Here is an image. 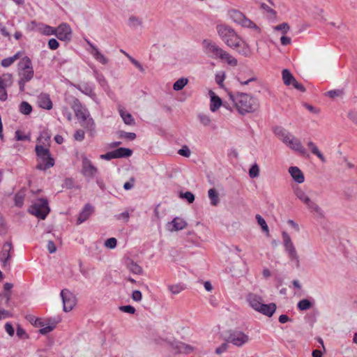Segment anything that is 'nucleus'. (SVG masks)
Returning a JSON list of instances; mask_svg holds the SVG:
<instances>
[{
    "mask_svg": "<svg viewBox=\"0 0 357 357\" xmlns=\"http://www.w3.org/2000/svg\"><path fill=\"white\" fill-rule=\"evenodd\" d=\"M229 97L238 112L242 115L254 112L259 107L258 100L248 93L237 92L234 94L229 93Z\"/></svg>",
    "mask_w": 357,
    "mask_h": 357,
    "instance_id": "1",
    "label": "nucleus"
},
{
    "mask_svg": "<svg viewBox=\"0 0 357 357\" xmlns=\"http://www.w3.org/2000/svg\"><path fill=\"white\" fill-rule=\"evenodd\" d=\"M204 52L208 56L212 59H220L227 61V63L231 66H236L238 61L227 52L219 47L215 43L210 40H203Z\"/></svg>",
    "mask_w": 357,
    "mask_h": 357,
    "instance_id": "2",
    "label": "nucleus"
},
{
    "mask_svg": "<svg viewBox=\"0 0 357 357\" xmlns=\"http://www.w3.org/2000/svg\"><path fill=\"white\" fill-rule=\"evenodd\" d=\"M246 301L250 306L255 311L269 317H271L276 310V305L275 303H263L262 297L255 293H249L246 296Z\"/></svg>",
    "mask_w": 357,
    "mask_h": 357,
    "instance_id": "3",
    "label": "nucleus"
},
{
    "mask_svg": "<svg viewBox=\"0 0 357 357\" xmlns=\"http://www.w3.org/2000/svg\"><path fill=\"white\" fill-rule=\"evenodd\" d=\"M275 135L289 149L298 151L302 155L306 153L305 148L301 141L292 135L289 132L282 127H277L274 130Z\"/></svg>",
    "mask_w": 357,
    "mask_h": 357,
    "instance_id": "4",
    "label": "nucleus"
},
{
    "mask_svg": "<svg viewBox=\"0 0 357 357\" xmlns=\"http://www.w3.org/2000/svg\"><path fill=\"white\" fill-rule=\"evenodd\" d=\"M216 31L219 37L229 47L236 49L240 42V36L231 26L225 24H218Z\"/></svg>",
    "mask_w": 357,
    "mask_h": 357,
    "instance_id": "5",
    "label": "nucleus"
},
{
    "mask_svg": "<svg viewBox=\"0 0 357 357\" xmlns=\"http://www.w3.org/2000/svg\"><path fill=\"white\" fill-rule=\"evenodd\" d=\"M71 107L80 124L84 128L91 129L94 125L93 120L89 117L88 110L82 105L80 101L77 98H75Z\"/></svg>",
    "mask_w": 357,
    "mask_h": 357,
    "instance_id": "6",
    "label": "nucleus"
},
{
    "mask_svg": "<svg viewBox=\"0 0 357 357\" xmlns=\"http://www.w3.org/2000/svg\"><path fill=\"white\" fill-rule=\"evenodd\" d=\"M293 191L296 197L301 200L308 210L312 213H315L319 217H324V213L321 208L313 200H312L305 192L299 186H294Z\"/></svg>",
    "mask_w": 357,
    "mask_h": 357,
    "instance_id": "7",
    "label": "nucleus"
},
{
    "mask_svg": "<svg viewBox=\"0 0 357 357\" xmlns=\"http://www.w3.org/2000/svg\"><path fill=\"white\" fill-rule=\"evenodd\" d=\"M35 151L40 162L36 166L39 170H46L54 165V160L51 156L50 150L42 145H36Z\"/></svg>",
    "mask_w": 357,
    "mask_h": 357,
    "instance_id": "8",
    "label": "nucleus"
},
{
    "mask_svg": "<svg viewBox=\"0 0 357 357\" xmlns=\"http://www.w3.org/2000/svg\"><path fill=\"white\" fill-rule=\"evenodd\" d=\"M50 211L48 202L45 199H38L30 206L29 212L36 217L45 220Z\"/></svg>",
    "mask_w": 357,
    "mask_h": 357,
    "instance_id": "9",
    "label": "nucleus"
},
{
    "mask_svg": "<svg viewBox=\"0 0 357 357\" xmlns=\"http://www.w3.org/2000/svg\"><path fill=\"white\" fill-rule=\"evenodd\" d=\"M229 18L236 24H238L243 27L252 29L259 31V28L250 19L247 18L245 15L238 10H231L228 13Z\"/></svg>",
    "mask_w": 357,
    "mask_h": 357,
    "instance_id": "10",
    "label": "nucleus"
},
{
    "mask_svg": "<svg viewBox=\"0 0 357 357\" xmlns=\"http://www.w3.org/2000/svg\"><path fill=\"white\" fill-rule=\"evenodd\" d=\"M283 245L285 251L287 252L291 261H294L297 268L300 267V259L296 248L291 241L290 236L286 232L282 231Z\"/></svg>",
    "mask_w": 357,
    "mask_h": 357,
    "instance_id": "11",
    "label": "nucleus"
},
{
    "mask_svg": "<svg viewBox=\"0 0 357 357\" xmlns=\"http://www.w3.org/2000/svg\"><path fill=\"white\" fill-rule=\"evenodd\" d=\"M19 75L20 79L29 82L34 75L31 59L28 56H24L18 63Z\"/></svg>",
    "mask_w": 357,
    "mask_h": 357,
    "instance_id": "12",
    "label": "nucleus"
},
{
    "mask_svg": "<svg viewBox=\"0 0 357 357\" xmlns=\"http://www.w3.org/2000/svg\"><path fill=\"white\" fill-rule=\"evenodd\" d=\"M98 173V169L92 162L85 155H82V174L86 178L92 179Z\"/></svg>",
    "mask_w": 357,
    "mask_h": 357,
    "instance_id": "13",
    "label": "nucleus"
},
{
    "mask_svg": "<svg viewBox=\"0 0 357 357\" xmlns=\"http://www.w3.org/2000/svg\"><path fill=\"white\" fill-rule=\"evenodd\" d=\"M61 297L63 301V311H71L76 304L75 296L69 290L65 289L61 291Z\"/></svg>",
    "mask_w": 357,
    "mask_h": 357,
    "instance_id": "14",
    "label": "nucleus"
},
{
    "mask_svg": "<svg viewBox=\"0 0 357 357\" xmlns=\"http://www.w3.org/2000/svg\"><path fill=\"white\" fill-rule=\"evenodd\" d=\"M228 341L237 347H241L248 342L249 337L241 331H234L229 335Z\"/></svg>",
    "mask_w": 357,
    "mask_h": 357,
    "instance_id": "15",
    "label": "nucleus"
},
{
    "mask_svg": "<svg viewBox=\"0 0 357 357\" xmlns=\"http://www.w3.org/2000/svg\"><path fill=\"white\" fill-rule=\"evenodd\" d=\"M71 29L66 23L60 24L55 29V36L60 40H70L71 37Z\"/></svg>",
    "mask_w": 357,
    "mask_h": 357,
    "instance_id": "16",
    "label": "nucleus"
},
{
    "mask_svg": "<svg viewBox=\"0 0 357 357\" xmlns=\"http://www.w3.org/2000/svg\"><path fill=\"white\" fill-rule=\"evenodd\" d=\"M13 250V245L11 241H6L2 248L1 252L0 254V260L3 263L4 267L10 264L9 261L11 258L10 252Z\"/></svg>",
    "mask_w": 357,
    "mask_h": 357,
    "instance_id": "17",
    "label": "nucleus"
},
{
    "mask_svg": "<svg viewBox=\"0 0 357 357\" xmlns=\"http://www.w3.org/2000/svg\"><path fill=\"white\" fill-rule=\"evenodd\" d=\"M87 44L91 47V50L89 51L90 54L93 56V58L102 65H106L109 62V59L106 58L98 49L96 46H95L93 43H91L89 40H86Z\"/></svg>",
    "mask_w": 357,
    "mask_h": 357,
    "instance_id": "18",
    "label": "nucleus"
},
{
    "mask_svg": "<svg viewBox=\"0 0 357 357\" xmlns=\"http://www.w3.org/2000/svg\"><path fill=\"white\" fill-rule=\"evenodd\" d=\"M289 173L291 178L297 183H303L305 181V176L303 173L298 167H290L289 168Z\"/></svg>",
    "mask_w": 357,
    "mask_h": 357,
    "instance_id": "19",
    "label": "nucleus"
},
{
    "mask_svg": "<svg viewBox=\"0 0 357 357\" xmlns=\"http://www.w3.org/2000/svg\"><path fill=\"white\" fill-rule=\"evenodd\" d=\"M93 211V206H91L89 204H86L78 216V218L77 220V224L80 225L85 220H86L92 214Z\"/></svg>",
    "mask_w": 357,
    "mask_h": 357,
    "instance_id": "20",
    "label": "nucleus"
},
{
    "mask_svg": "<svg viewBox=\"0 0 357 357\" xmlns=\"http://www.w3.org/2000/svg\"><path fill=\"white\" fill-rule=\"evenodd\" d=\"M238 43V45L235 50L238 52V54L245 57L250 56L251 55L252 51L248 45L245 41H243L241 38H240V42Z\"/></svg>",
    "mask_w": 357,
    "mask_h": 357,
    "instance_id": "21",
    "label": "nucleus"
},
{
    "mask_svg": "<svg viewBox=\"0 0 357 357\" xmlns=\"http://www.w3.org/2000/svg\"><path fill=\"white\" fill-rule=\"evenodd\" d=\"M238 43V45L235 50L238 52V54L245 57L250 56L251 55L252 51L248 45L245 41H243L241 38H240V42Z\"/></svg>",
    "mask_w": 357,
    "mask_h": 357,
    "instance_id": "22",
    "label": "nucleus"
},
{
    "mask_svg": "<svg viewBox=\"0 0 357 357\" xmlns=\"http://www.w3.org/2000/svg\"><path fill=\"white\" fill-rule=\"evenodd\" d=\"M38 105L45 109H51L52 108V102L47 94H41L38 97Z\"/></svg>",
    "mask_w": 357,
    "mask_h": 357,
    "instance_id": "23",
    "label": "nucleus"
},
{
    "mask_svg": "<svg viewBox=\"0 0 357 357\" xmlns=\"http://www.w3.org/2000/svg\"><path fill=\"white\" fill-rule=\"evenodd\" d=\"M119 112L122 118L123 122L128 126H133L135 125V119L132 117V116L126 110H125L123 107H119Z\"/></svg>",
    "mask_w": 357,
    "mask_h": 357,
    "instance_id": "24",
    "label": "nucleus"
},
{
    "mask_svg": "<svg viewBox=\"0 0 357 357\" xmlns=\"http://www.w3.org/2000/svg\"><path fill=\"white\" fill-rule=\"evenodd\" d=\"M169 225L172 226L171 231H178L184 229L187 226L186 222L180 218H175L170 223Z\"/></svg>",
    "mask_w": 357,
    "mask_h": 357,
    "instance_id": "25",
    "label": "nucleus"
},
{
    "mask_svg": "<svg viewBox=\"0 0 357 357\" xmlns=\"http://www.w3.org/2000/svg\"><path fill=\"white\" fill-rule=\"evenodd\" d=\"M211 95V105H210V109L211 112H214L216 110H218L220 107L222 105V100L217 96L215 95V93L213 91H210Z\"/></svg>",
    "mask_w": 357,
    "mask_h": 357,
    "instance_id": "26",
    "label": "nucleus"
},
{
    "mask_svg": "<svg viewBox=\"0 0 357 357\" xmlns=\"http://www.w3.org/2000/svg\"><path fill=\"white\" fill-rule=\"evenodd\" d=\"M114 158H121L130 157L132 151L128 148H119L113 151Z\"/></svg>",
    "mask_w": 357,
    "mask_h": 357,
    "instance_id": "27",
    "label": "nucleus"
},
{
    "mask_svg": "<svg viewBox=\"0 0 357 357\" xmlns=\"http://www.w3.org/2000/svg\"><path fill=\"white\" fill-rule=\"evenodd\" d=\"M282 80L286 86H291L296 80L292 73L288 69H284L282 72Z\"/></svg>",
    "mask_w": 357,
    "mask_h": 357,
    "instance_id": "28",
    "label": "nucleus"
},
{
    "mask_svg": "<svg viewBox=\"0 0 357 357\" xmlns=\"http://www.w3.org/2000/svg\"><path fill=\"white\" fill-rule=\"evenodd\" d=\"M208 197L212 206H217L220 202L219 194L215 188H211L208 191Z\"/></svg>",
    "mask_w": 357,
    "mask_h": 357,
    "instance_id": "29",
    "label": "nucleus"
},
{
    "mask_svg": "<svg viewBox=\"0 0 357 357\" xmlns=\"http://www.w3.org/2000/svg\"><path fill=\"white\" fill-rule=\"evenodd\" d=\"M21 56V52H17L15 55H13V56H10V57H8V58H6V59H3L2 61H1V66L4 68H7V67H9L10 66H11L16 60H17L18 59H20V57Z\"/></svg>",
    "mask_w": 357,
    "mask_h": 357,
    "instance_id": "30",
    "label": "nucleus"
},
{
    "mask_svg": "<svg viewBox=\"0 0 357 357\" xmlns=\"http://www.w3.org/2000/svg\"><path fill=\"white\" fill-rule=\"evenodd\" d=\"M307 146L309 147V149H310L311 150V152L314 154L315 155H317L323 162H326V158L324 156V155L320 152V151L319 150V149L317 148V146L312 142H309L307 143Z\"/></svg>",
    "mask_w": 357,
    "mask_h": 357,
    "instance_id": "31",
    "label": "nucleus"
},
{
    "mask_svg": "<svg viewBox=\"0 0 357 357\" xmlns=\"http://www.w3.org/2000/svg\"><path fill=\"white\" fill-rule=\"evenodd\" d=\"M127 267L134 274L140 275L142 273V268L133 261L128 263Z\"/></svg>",
    "mask_w": 357,
    "mask_h": 357,
    "instance_id": "32",
    "label": "nucleus"
},
{
    "mask_svg": "<svg viewBox=\"0 0 357 357\" xmlns=\"http://www.w3.org/2000/svg\"><path fill=\"white\" fill-rule=\"evenodd\" d=\"M326 96L331 98H342L344 96V91L342 89H333L326 92Z\"/></svg>",
    "mask_w": 357,
    "mask_h": 357,
    "instance_id": "33",
    "label": "nucleus"
},
{
    "mask_svg": "<svg viewBox=\"0 0 357 357\" xmlns=\"http://www.w3.org/2000/svg\"><path fill=\"white\" fill-rule=\"evenodd\" d=\"M312 305L313 303L310 300L305 298L301 300L297 304L298 308L301 311L307 310L311 308Z\"/></svg>",
    "mask_w": 357,
    "mask_h": 357,
    "instance_id": "34",
    "label": "nucleus"
},
{
    "mask_svg": "<svg viewBox=\"0 0 357 357\" xmlns=\"http://www.w3.org/2000/svg\"><path fill=\"white\" fill-rule=\"evenodd\" d=\"M188 82V79L187 78L181 77L174 82L173 89L175 91H180L184 88Z\"/></svg>",
    "mask_w": 357,
    "mask_h": 357,
    "instance_id": "35",
    "label": "nucleus"
},
{
    "mask_svg": "<svg viewBox=\"0 0 357 357\" xmlns=\"http://www.w3.org/2000/svg\"><path fill=\"white\" fill-rule=\"evenodd\" d=\"M0 84L4 86L10 87L13 84V76L11 74H5L0 77Z\"/></svg>",
    "mask_w": 357,
    "mask_h": 357,
    "instance_id": "36",
    "label": "nucleus"
},
{
    "mask_svg": "<svg viewBox=\"0 0 357 357\" xmlns=\"http://www.w3.org/2000/svg\"><path fill=\"white\" fill-rule=\"evenodd\" d=\"M20 111L22 114L28 115L31 112L32 107L29 102L23 101L20 105Z\"/></svg>",
    "mask_w": 357,
    "mask_h": 357,
    "instance_id": "37",
    "label": "nucleus"
},
{
    "mask_svg": "<svg viewBox=\"0 0 357 357\" xmlns=\"http://www.w3.org/2000/svg\"><path fill=\"white\" fill-rule=\"evenodd\" d=\"M259 174V167L257 163L252 165L249 169V176L251 178H257Z\"/></svg>",
    "mask_w": 357,
    "mask_h": 357,
    "instance_id": "38",
    "label": "nucleus"
},
{
    "mask_svg": "<svg viewBox=\"0 0 357 357\" xmlns=\"http://www.w3.org/2000/svg\"><path fill=\"white\" fill-rule=\"evenodd\" d=\"M289 29V24L286 22H283L273 27L274 31H280L282 34H286Z\"/></svg>",
    "mask_w": 357,
    "mask_h": 357,
    "instance_id": "39",
    "label": "nucleus"
},
{
    "mask_svg": "<svg viewBox=\"0 0 357 357\" xmlns=\"http://www.w3.org/2000/svg\"><path fill=\"white\" fill-rule=\"evenodd\" d=\"M256 219L258 224L261 226L262 230L266 233H268V227L265 220L259 214L256 215Z\"/></svg>",
    "mask_w": 357,
    "mask_h": 357,
    "instance_id": "40",
    "label": "nucleus"
},
{
    "mask_svg": "<svg viewBox=\"0 0 357 357\" xmlns=\"http://www.w3.org/2000/svg\"><path fill=\"white\" fill-rule=\"evenodd\" d=\"M168 289L172 294H178L184 289V287L180 284H172L168 287Z\"/></svg>",
    "mask_w": 357,
    "mask_h": 357,
    "instance_id": "41",
    "label": "nucleus"
},
{
    "mask_svg": "<svg viewBox=\"0 0 357 357\" xmlns=\"http://www.w3.org/2000/svg\"><path fill=\"white\" fill-rule=\"evenodd\" d=\"M55 29L56 28L52 27L49 25L43 24L40 30L45 35L50 36L55 34Z\"/></svg>",
    "mask_w": 357,
    "mask_h": 357,
    "instance_id": "42",
    "label": "nucleus"
},
{
    "mask_svg": "<svg viewBox=\"0 0 357 357\" xmlns=\"http://www.w3.org/2000/svg\"><path fill=\"white\" fill-rule=\"evenodd\" d=\"M179 197L182 199H185L190 204L193 203L195 201V195L190 191L184 193L181 192Z\"/></svg>",
    "mask_w": 357,
    "mask_h": 357,
    "instance_id": "43",
    "label": "nucleus"
},
{
    "mask_svg": "<svg viewBox=\"0 0 357 357\" xmlns=\"http://www.w3.org/2000/svg\"><path fill=\"white\" fill-rule=\"evenodd\" d=\"M24 195L22 193H17L15 195V204L18 207H21L24 204Z\"/></svg>",
    "mask_w": 357,
    "mask_h": 357,
    "instance_id": "44",
    "label": "nucleus"
},
{
    "mask_svg": "<svg viewBox=\"0 0 357 357\" xmlns=\"http://www.w3.org/2000/svg\"><path fill=\"white\" fill-rule=\"evenodd\" d=\"M119 137L121 138H125L128 140H134L136 138V134L134 132H128L125 131H120Z\"/></svg>",
    "mask_w": 357,
    "mask_h": 357,
    "instance_id": "45",
    "label": "nucleus"
},
{
    "mask_svg": "<svg viewBox=\"0 0 357 357\" xmlns=\"http://www.w3.org/2000/svg\"><path fill=\"white\" fill-rule=\"evenodd\" d=\"M198 119L200 121V123L204 125V126H207L211 123V119L208 115L204 114H199L198 115Z\"/></svg>",
    "mask_w": 357,
    "mask_h": 357,
    "instance_id": "46",
    "label": "nucleus"
},
{
    "mask_svg": "<svg viewBox=\"0 0 357 357\" xmlns=\"http://www.w3.org/2000/svg\"><path fill=\"white\" fill-rule=\"evenodd\" d=\"M117 244V241L115 238H109L105 242V246L109 249H114L116 248Z\"/></svg>",
    "mask_w": 357,
    "mask_h": 357,
    "instance_id": "47",
    "label": "nucleus"
},
{
    "mask_svg": "<svg viewBox=\"0 0 357 357\" xmlns=\"http://www.w3.org/2000/svg\"><path fill=\"white\" fill-rule=\"evenodd\" d=\"M178 153L182 156L188 158L191 154V151L188 146H183L181 149L178 151Z\"/></svg>",
    "mask_w": 357,
    "mask_h": 357,
    "instance_id": "48",
    "label": "nucleus"
},
{
    "mask_svg": "<svg viewBox=\"0 0 357 357\" xmlns=\"http://www.w3.org/2000/svg\"><path fill=\"white\" fill-rule=\"evenodd\" d=\"M1 298L4 299L5 305H8L11 299V292L4 291L3 293L0 294V299Z\"/></svg>",
    "mask_w": 357,
    "mask_h": 357,
    "instance_id": "49",
    "label": "nucleus"
},
{
    "mask_svg": "<svg viewBox=\"0 0 357 357\" xmlns=\"http://www.w3.org/2000/svg\"><path fill=\"white\" fill-rule=\"evenodd\" d=\"M15 138L17 141L29 140L30 137L29 135H24L20 130L15 131Z\"/></svg>",
    "mask_w": 357,
    "mask_h": 357,
    "instance_id": "50",
    "label": "nucleus"
},
{
    "mask_svg": "<svg viewBox=\"0 0 357 357\" xmlns=\"http://www.w3.org/2000/svg\"><path fill=\"white\" fill-rule=\"evenodd\" d=\"M6 88L8 86H4L0 84V100L1 101H5L8 98Z\"/></svg>",
    "mask_w": 357,
    "mask_h": 357,
    "instance_id": "51",
    "label": "nucleus"
},
{
    "mask_svg": "<svg viewBox=\"0 0 357 357\" xmlns=\"http://www.w3.org/2000/svg\"><path fill=\"white\" fill-rule=\"evenodd\" d=\"M84 131L81 129H79L75 131L74 134V138L75 140L81 142L84 139Z\"/></svg>",
    "mask_w": 357,
    "mask_h": 357,
    "instance_id": "52",
    "label": "nucleus"
},
{
    "mask_svg": "<svg viewBox=\"0 0 357 357\" xmlns=\"http://www.w3.org/2000/svg\"><path fill=\"white\" fill-rule=\"evenodd\" d=\"M119 309L121 311H122L123 312L129 313V314H134L135 312V307L131 305L121 306L119 307Z\"/></svg>",
    "mask_w": 357,
    "mask_h": 357,
    "instance_id": "53",
    "label": "nucleus"
},
{
    "mask_svg": "<svg viewBox=\"0 0 357 357\" xmlns=\"http://www.w3.org/2000/svg\"><path fill=\"white\" fill-rule=\"evenodd\" d=\"M76 88L86 95L89 96L92 93L91 88L89 87L88 86H82L80 85H78V86H76Z\"/></svg>",
    "mask_w": 357,
    "mask_h": 357,
    "instance_id": "54",
    "label": "nucleus"
},
{
    "mask_svg": "<svg viewBox=\"0 0 357 357\" xmlns=\"http://www.w3.org/2000/svg\"><path fill=\"white\" fill-rule=\"evenodd\" d=\"M48 46L50 49L55 50L59 47V43L55 38H51L48 41Z\"/></svg>",
    "mask_w": 357,
    "mask_h": 357,
    "instance_id": "55",
    "label": "nucleus"
},
{
    "mask_svg": "<svg viewBox=\"0 0 357 357\" xmlns=\"http://www.w3.org/2000/svg\"><path fill=\"white\" fill-rule=\"evenodd\" d=\"M62 114L64 116L66 117L68 121H70L72 120V114L67 107H62Z\"/></svg>",
    "mask_w": 357,
    "mask_h": 357,
    "instance_id": "56",
    "label": "nucleus"
},
{
    "mask_svg": "<svg viewBox=\"0 0 357 357\" xmlns=\"http://www.w3.org/2000/svg\"><path fill=\"white\" fill-rule=\"evenodd\" d=\"M225 73H222L221 74L218 73L215 75V82H217V84L222 86V83L225 80Z\"/></svg>",
    "mask_w": 357,
    "mask_h": 357,
    "instance_id": "57",
    "label": "nucleus"
},
{
    "mask_svg": "<svg viewBox=\"0 0 357 357\" xmlns=\"http://www.w3.org/2000/svg\"><path fill=\"white\" fill-rule=\"evenodd\" d=\"M142 293L139 290H135L132 294V298L135 301H140L142 300Z\"/></svg>",
    "mask_w": 357,
    "mask_h": 357,
    "instance_id": "58",
    "label": "nucleus"
},
{
    "mask_svg": "<svg viewBox=\"0 0 357 357\" xmlns=\"http://www.w3.org/2000/svg\"><path fill=\"white\" fill-rule=\"evenodd\" d=\"M291 86L295 88L296 89L301 91V92H305V88L304 87V86L301 84V83H298L296 80H295L294 82V83L291 84Z\"/></svg>",
    "mask_w": 357,
    "mask_h": 357,
    "instance_id": "59",
    "label": "nucleus"
},
{
    "mask_svg": "<svg viewBox=\"0 0 357 357\" xmlns=\"http://www.w3.org/2000/svg\"><path fill=\"white\" fill-rule=\"evenodd\" d=\"M47 247L50 253H54L56 251V247L52 241H48Z\"/></svg>",
    "mask_w": 357,
    "mask_h": 357,
    "instance_id": "60",
    "label": "nucleus"
},
{
    "mask_svg": "<svg viewBox=\"0 0 357 357\" xmlns=\"http://www.w3.org/2000/svg\"><path fill=\"white\" fill-rule=\"evenodd\" d=\"M5 330L8 333V335L10 336H13L15 331H14V328H13V327L11 324H10L8 322L6 323L5 324Z\"/></svg>",
    "mask_w": 357,
    "mask_h": 357,
    "instance_id": "61",
    "label": "nucleus"
},
{
    "mask_svg": "<svg viewBox=\"0 0 357 357\" xmlns=\"http://www.w3.org/2000/svg\"><path fill=\"white\" fill-rule=\"evenodd\" d=\"M54 327H55L54 326H47L43 327L41 329H40V331H39L40 333H41L43 335H45V334L51 332L52 331H53Z\"/></svg>",
    "mask_w": 357,
    "mask_h": 357,
    "instance_id": "62",
    "label": "nucleus"
},
{
    "mask_svg": "<svg viewBox=\"0 0 357 357\" xmlns=\"http://www.w3.org/2000/svg\"><path fill=\"white\" fill-rule=\"evenodd\" d=\"M100 158L101 159H103V160H110L112 159H114V153H113V151H110V152H108L105 154H102L100 155Z\"/></svg>",
    "mask_w": 357,
    "mask_h": 357,
    "instance_id": "63",
    "label": "nucleus"
},
{
    "mask_svg": "<svg viewBox=\"0 0 357 357\" xmlns=\"http://www.w3.org/2000/svg\"><path fill=\"white\" fill-rule=\"evenodd\" d=\"M347 116L351 121L355 123H357V112L354 111H350Z\"/></svg>",
    "mask_w": 357,
    "mask_h": 357,
    "instance_id": "64",
    "label": "nucleus"
}]
</instances>
